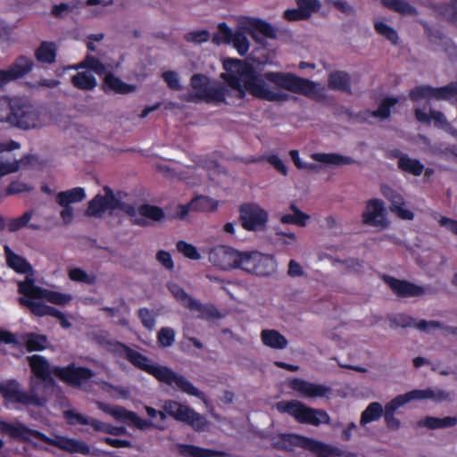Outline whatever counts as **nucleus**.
<instances>
[{
    "mask_svg": "<svg viewBox=\"0 0 457 457\" xmlns=\"http://www.w3.org/2000/svg\"><path fill=\"white\" fill-rule=\"evenodd\" d=\"M223 67L226 72L221 77L232 89L237 91L240 97L248 92L261 99L284 101L287 95L279 89L311 98H319L324 95V88L320 84L293 73L270 71L261 77L250 64L234 59L224 61Z\"/></svg>",
    "mask_w": 457,
    "mask_h": 457,
    "instance_id": "1",
    "label": "nucleus"
},
{
    "mask_svg": "<svg viewBox=\"0 0 457 457\" xmlns=\"http://www.w3.org/2000/svg\"><path fill=\"white\" fill-rule=\"evenodd\" d=\"M122 355L135 367L154 376L158 381L168 385L190 396L202 400L206 405L209 403L205 395L195 387L185 376L175 372L167 366L152 361L148 357L124 345H120Z\"/></svg>",
    "mask_w": 457,
    "mask_h": 457,
    "instance_id": "2",
    "label": "nucleus"
},
{
    "mask_svg": "<svg viewBox=\"0 0 457 457\" xmlns=\"http://www.w3.org/2000/svg\"><path fill=\"white\" fill-rule=\"evenodd\" d=\"M19 291L24 295L20 298V303L27 306L37 316H52L55 308L45 304L46 300L56 305H66L72 300V295L37 287L31 280H26L19 284Z\"/></svg>",
    "mask_w": 457,
    "mask_h": 457,
    "instance_id": "3",
    "label": "nucleus"
},
{
    "mask_svg": "<svg viewBox=\"0 0 457 457\" xmlns=\"http://www.w3.org/2000/svg\"><path fill=\"white\" fill-rule=\"evenodd\" d=\"M55 382L53 378H32L29 392L21 390L16 381L2 386L0 391L10 402L42 406L51 398Z\"/></svg>",
    "mask_w": 457,
    "mask_h": 457,
    "instance_id": "4",
    "label": "nucleus"
},
{
    "mask_svg": "<svg viewBox=\"0 0 457 457\" xmlns=\"http://www.w3.org/2000/svg\"><path fill=\"white\" fill-rule=\"evenodd\" d=\"M47 112L22 97H13L11 125L23 130L36 129L46 125Z\"/></svg>",
    "mask_w": 457,
    "mask_h": 457,
    "instance_id": "5",
    "label": "nucleus"
},
{
    "mask_svg": "<svg viewBox=\"0 0 457 457\" xmlns=\"http://www.w3.org/2000/svg\"><path fill=\"white\" fill-rule=\"evenodd\" d=\"M192 92L180 96V99L187 102L204 100L206 102H224L226 88L219 82H211L209 79L201 74L191 78Z\"/></svg>",
    "mask_w": 457,
    "mask_h": 457,
    "instance_id": "6",
    "label": "nucleus"
},
{
    "mask_svg": "<svg viewBox=\"0 0 457 457\" xmlns=\"http://www.w3.org/2000/svg\"><path fill=\"white\" fill-rule=\"evenodd\" d=\"M276 409L280 413L291 415L300 423L312 426L330 423V417L325 411L308 407L297 400L278 402Z\"/></svg>",
    "mask_w": 457,
    "mask_h": 457,
    "instance_id": "7",
    "label": "nucleus"
},
{
    "mask_svg": "<svg viewBox=\"0 0 457 457\" xmlns=\"http://www.w3.org/2000/svg\"><path fill=\"white\" fill-rule=\"evenodd\" d=\"M127 205L128 204L121 200V193L116 195L109 187H104L102 192L88 202L86 215L101 218L105 213H112L117 209L124 212L123 206Z\"/></svg>",
    "mask_w": 457,
    "mask_h": 457,
    "instance_id": "8",
    "label": "nucleus"
},
{
    "mask_svg": "<svg viewBox=\"0 0 457 457\" xmlns=\"http://www.w3.org/2000/svg\"><path fill=\"white\" fill-rule=\"evenodd\" d=\"M240 269L257 277H270L276 273L278 262L272 254L243 252Z\"/></svg>",
    "mask_w": 457,
    "mask_h": 457,
    "instance_id": "9",
    "label": "nucleus"
},
{
    "mask_svg": "<svg viewBox=\"0 0 457 457\" xmlns=\"http://www.w3.org/2000/svg\"><path fill=\"white\" fill-rule=\"evenodd\" d=\"M162 409L176 420L187 422L196 431H204L208 426L206 419L196 412L188 405L183 404L175 400H166L162 404Z\"/></svg>",
    "mask_w": 457,
    "mask_h": 457,
    "instance_id": "10",
    "label": "nucleus"
},
{
    "mask_svg": "<svg viewBox=\"0 0 457 457\" xmlns=\"http://www.w3.org/2000/svg\"><path fill=\"white\" fill-rule=\"evenodd\" d=\"M98 409L112 416L116 420L129 425H134L139 429H148L154 427L158 429H164V426L159 422L149 421L138 417L135 412L126 410L121 406H111L102 402H96Z\"/></svg>",
    "mask_w": 457,
    "mask_h": 457,
    "instance_id": "11",
    "label": "nucleus"
},
{
    "mask_svg": "<svg viewBox=\"0 0 457 457\" xmlns=\"http://www.w3.org/2000/svg\"><path fill=\"white\" fill-rule=\"evenodd\" d=\"M209 262L221 270H230L241 266L243 253L227 245H216L208 253Z\"/></svg>",
    "mask_w": 457,
    "mask_h": 457,
    "instance_id": "12",
    "label": "nucleus"
},
{
    "mask_svg": "<svg viewBox=\"0 0 457 457\" xmlns=\"http://www.w3.org/2000/svg\"><path fill=\"white\" fill-rule=\"evenodd\" d=\"M268 212L255 204L240 207V220L245 229L250 231L262 230L268 222Z\"/></svg>",
    "mask_w": 457,
    "mask_h": 457,
    "instance_id": "13",
    "label": "nucleus"
},
{
    "mask_svg": "<svg viewBox=\"0 0 457 457\" xmlns=\"http://www.w3.org/2000/svg\"><path fill=\"white\" fill-rule=\"evenodd\" d=\"M126 213L133 224L138 226H147L149 221H159L164 218L163 211L157 206L151 204H142L138 208L128 204L123 206Z\"/></svg>",
    "mask_w": 457,
    "mask_h": 457,
    "instance_id": "14",
    "label": "nucleus"
},
{
    "mask_svg": "<svg viewBox=\"0 0 457 457\" xmlns=\"http://www.w3.org/2000/svg\"><path fill=\"white\" fill-rule=\"evenodd\" d=\"M361 218L362 222L369 226L386 228L389 225L385 204L378 198L371 199L366 203Z\"/></svg>",
    "mask_w": 457,
    "mask_h": 457,
    "instance_id": "15",
    "label": "nucleus"
},
{
    "mask_svg": "<svg viewBox=\"0 0 457 457\" xmlns=\"http://www.w3.org/2000/svg\"><path fill=\"white\" fill-rule=\"evenodd\" d=\"M53 373L66 383L75 386H81L94 377L93 371L89 369L78 367L74 364L66 368L55 367L53 369Z\"/></svg>",
    "mask_w": 457,
    "mask_h": 457,
    "instance_id": "16",
    "label": "nucleus"
},
{
    "mask_svg": "<svg viewBox=\"0 0 457 457\" xmlns=\"http://www.w3.org/2000/svg\"><path fill=\"white\" fill-rule=\"evenodd\" d=\"M20 148V144L15 141L0 142V171L3 176L17 172L22 160H18L12 151Z\"/></svg>",
    "mask_w": 457,
    "mask_h": 457,
    "instance_id": "17",
    "label": "nucleus"
},
{
    "mask_svg": "<svg viewBox=\"0 0 457 457\" xmlns=\"http://www.w3.org/2000/svg\"><path fill=\"white\" fill-rule=\"evenodd\" d=\"M34 435L36 438L71 453H78L81 454H88L90 453L89 446L81 440L65 437L50 439L38 431H34Z\"/></svg>",
    "mask_w": 457,
    "mask_h": 457,
    "instance_id": "18",
    "label": "nucleus"
},
{
    "mask_svg": "<svg viewBox=\"0 0 457 457\" xmlns=\"http://www.w3.org/2000/svg\"><path fill=\"white\" fill-rule=\"evenodd\" d=\"M385 283L398 296L412 297L420 296L428 292V289L407 281L399 280L390 276L384 277Z\"/></svg>",
    "mask_w": 457,
    "mask_h": 457,
    "instance_id": "19",
    "label": "nucleus"
},
{
    "mask_svg": "<svg viewBox=\"0 0 457 457\" xmlns=\"http://www.w3.org/2000/svg\"><path fill=\"white\" fill-rule=\"evenodd\" d=\"M118 67V63L104 62L97 56L92 54H87L86 57L78 64L68 67L72 70H87L92 73L97 75H104L108 73L109 70H112Z\"/></svg>",
    "mask_w": 457,
    "mask_h": 457,
    "instance_id": "20",
    "label": "nucleus"
},
{
    "mask_svg": "<svg viewBox=\"0 0 457 457\" xmlns=\"http://www.w3.org/2000/svg\"><path fill=\"white\" fill-rule=\"evenodd\" d=\"M291 387L307 397H326L331 393L330 387L302 379H293Z\"/></svg>",
    "mask_w": 457,
    "mask_h": 457,
    "instance_id": "21",
    "label": "nucleus"
},
{
    "mask_svg": "<svg viewBox=\"0 0 457 457\" xmlns=\"http://www.w3.org/2000/svg\"><path fill=\"white\" fill-rule=\"evenodd\" d=\"M297 443L303 448L312 451L316 453L317 456H341L343 455L342 450L339 448L326 445L322 442L307 438V437H296Z\"/></svg>",
    "mask_w": 457,
    "mask_h": 457,
    "instance_id": "22",
    "label": "nucleus"
},
{
    "mask_svg": "<svg viewBox=\"0 0 457 457\" xmlns=\"http://www.w3.org/2000/svg\"><path fill=\"white\" fill-rule=\"evenodd\" d=\"M156 170L162 173L165 178L173 179L179 177L180 179L186 180L187 184L194 186L197 184L200 179V174L196 173L195 169H187L183 171L177 172L174 169L170 168L165 163L158 164Z\"/></svg>",
    "mask_w": 457,
    "mask_h": 457,
    "instance_id": "23",
    "label": "nucleus"
},
{
    "mask_svg": "<svg viewBox=\"0 0 457 457\" xmlns=\"http://www.w3.org/2000/svg\"><path fill=\"white\" fill-rule=\"evenodd\" d=\"M262 343L274 350H284L288 345V341L278 330L273 328L262 329L260 334Z\"/></svg>",
    "mask_w": 457,
    "mask_h": 457,
    "instance_id": "24",
    "label": "nucleus"
},
{
    "mask_svg": "<svg viewBox=\"0 0 457 457\" xmlns=\"http://www.w3.org/2000/svg\"><path fill=\"white\" fill-rule=\"evenodd\" d=\"M312 159L328 166H345L353 164V159L337 153H314Z\"/></svg>",
    "mask_w": 457,
    "mask_h": 457,
    "instance_id": "25",
    "label": "nucleus"
},
{
    "mask_svg": "<svg viewBox=\"0 0 457 457\" xmlns=\"http://www.w3.org/2000/svg\"><path fill=\"white\" fill-rule=\"evenodd\" d=\"M413 401L415 400H432L436 403L447 401L450 399V394L438 387H428L425 389H414L411 391Z\"/></svg>",
    "mask_w": 457,
    "mask_h": 457,
    "instance_id": "26",
    "label": "nucleus"
},
{
    "mask_svg": "<svg viewBox=\"0 0 457 457\" xmlns=\"http://www.w3.org/2000/svg\"><path fill=\"white\" fill-rule=\"evenodd\" d=\"M85 198V189L78 187L59 192L55 196V201L60 207H68L72 206L73 204L82 202Z\"/></svg>",
    "mask_w": 457,
    "mask_h": 457,
    "instance_id": "27",
    "label": "nucleus"
},
{
    "mask_svg": "<svg viewBox=\"0 0 457 457\" xmlns=\"http://www.w3.org/2000/svg\"><path fill=\"white\" fill-rule=\"evenodd\" d=\"M77 71L78 72L71 79V82L75 87L84 91H90L97 86V80L91 71L87 70Z\"/></svg>",
    "mask_w": 457,
    "mask_h": 457,
    "instance_id": "28",
    "label": "nucleus"
},
{
    "mask_svg": "<svg viewBox=\"0 0 457 457\" xmlns=\"http://www.w3.org/2000/svg\"><path fill=\"white\" fill-rule=\"evenodd\" d=\"M30 368L34 374L37 376L36 378H52L50 366L46 358L41 355H32L27 357Z\"/></svg>",
    "mask_w": 457,
    "mask_h": 457,
    "instance_id": "29",
    "label": "nucleus"
},
{
    "mask_svg": "<svg viewBox=\"0 0 457 457\" xmlns=\"http://www.w3.org/2000/svg\"><path fill=\"white\" fill-rule=\"evenodd\" d=\"M398 168L413 176H420L424 170V165L417 159L411 158L407 154H401L397 161Z\"/></svg>",
    "mask_w": 457,
    "mask_h": 457,
    "instance_id": "30",
    "label": "nucleus"
},
{
    "mask_svg": "<svg viewBox=\"0 0 457 457\" xmlns=\"http://www.w3.org/2000/svg\"><path fill=\"white\" fill-rule=\"evenodd\" d=\"M104 82L111 90L118 94H129L137 90L136 86L123 82L111 72L105 74Z\"/></svg>",
    "mask_w": 457,
    "mask_h": 457,
    "instance_id": "31",
    "label": "nucleus"
},
{
    "mask_svg": "<svg viewBox=\"0 0 457 457\" xmlns=\"http://www.w3.org/2000/svg\"><path fill=\"white\" fill-rule=\"evenodd\" d=\"M0 430L12 437L27 439L29 436H33L35 430H30L21 423H8L0 421Z\"/></svg>",
    "mask_w": 457,
    "mask_h": 457,
    "instance_id": "32",
    "label": "nucleus"
},
{
    "mask_svg": "<svg viewBox=\"0 0 457 457\" xmlns=\"http://www.w3.org/2000/svg\"><path fill=\"white\" fill-rule=\"evenodd\" d=\"M457 424V417L436 418L428 416L419 421V426L426 427L429 429H438L452 428Z\"/></svg>",
    "mask_w": 457,
    "mask_h": 457,
    "instance_id": "33",
    "label": "nucleus"
},
{
    "mask_svg": "<svg viewBox=\"0 0 457 457\" xmlns=\"http://www.w3.org/2000/svg\"><path fill=\"white\" fill-rule=\"evenodd\" d=\"M292 213L282 214L279 217V220L282 224H295L299 227H304L310 216L303 212L295 204L290 205Z\"/></svg>",
    "mask_w": 457,
    "mask_h": 457,
    "instance_id": "34",
    "label": "nucleus"
},
{
    "mask_svg": "<svg viewBox=\"0 0 457 457\" xmlns=\"http://www.w3.org/2000/svg\"><path fill=\"white\" fill-rule=\"evenodd\" d=\"M384 411L381 403H370L361 414L360 425L364 427L370 422L378 420L384 415Z\"/></svg>",
    "mask_w": 457,
    "mask_h": 457,
    "instance_id": "35",
    "label": "nucleus"
},
{
    "mask_svg": "<svg viewBox=\"0 0 457 457\" xmlns=\"http://www.w3.org/2000/svg\"><path fill=\"white\" fill-rule=\"evenodd\" d=\"M382 4L402 15L416 16L418 13L416 8L405 0H382Z\"/></svg>",
    "mask_w": 457,
    "mask_h": 457,
    "instance_id": "36",
    "label": "nucleus"
},
{
    "mask_svg": "<svg viewBox=\"0 0 457 457\" xmlns=\"http://www.w3.org/2000/svg\"><path fill=\"white\" fill-rule=\"evenodd\" d=\"M4 253L8 265L21 273L30 270L29 264L21 256L15 254L8 245H4Z\"/></svg>",
    "mask_w": 457,
    "mask_h": 457,
    "instance_id": "37",
    "label": "nucleus"
},
{
    "mask_svg": "<svg viewBox=\"0 0 457 457\" xmlns=\"http://www.w3.org/2000/svg\"><path fill=\"white\" fill-rule=\"evenodd\" d=\"M328 87L335 90L348 91L350 87V78L347 73L343 71H334L329 74Z\"/></svg>",
    "mask_w": 457,
    "mask_h": 457,
    "instance_id": "38",
    "label": "nucleus"
},
{
    "mask_svg": "<svg viewBox=\"0 0 457 457\" xmlns=\"http://www.w3.org/2000/svg\"><path fill=\"white\" fill-rule=\"evenodd\" d=\"M32 60L23 55L19 56L9 67L17 79L27 75L32 70Z\"/></svg>",
    "mask_w": 457,
    "mask_h": 457,
    "instance_id": "39",
    "label": "nucleus"
},
{
    "mask_svg": "<svg viewBox=\"0 0 457 457\" xmlns=\"http://www.w3.org/2000/svg\"><path fill=\"white\" fill-rule=\"evenodd\" d=\"M179 453L190 457H218L223 456V453L200 448L195 445H182L179 446Z\"/></svg>",
    "mask_w": 457,
    "mask_h": 457,
    "instance_id": "40",
    "label": "nucleus"
},
{
    "mask_svg": "<svg viewBox=\"0 0 457 457\" xmlns=\"http://www.w3.org/2000/svg\"><path fill=\"white\" fill-rule=\"evenodd\" d=\"M374 29L378 34L384 37L393 45H396L398 43L399 37L397 31L383 20H375Z\"/></svg>",
    "mask_w": 457,
    "mask_h": 457,
    "instance_id": "41",
    "label": "nucleus"
},
{
    "mask_svg": "<svg viewBox=\"0 0 457 457\" xmlns=\"http://www.w3.org/2000/svg\"><path fill=\"white\" fill-rule=\"evenodd\" d=\"M56 57V46L54 43L43 42L36 51V58L44 63H53Z\"/></svg>",
    "mask_w": 457,
    "mask_h": 457,
    "instance_id": "42",
    "label": "nucleus"
},
{
    "mask_svg": "<svg viewBox=\"0 0 457 457\" xmlns=\"http://www.w3.org/2000/svg\"><path fill=\"white\" fill-rule=\"evenodd\" d=\"M68 276L72 281L87 285H93L96 282V276L93 272L88 273L80 268L70 269Z\"/></svg>",
    "mask_w": 457,
    "mask_h": 457,
    "instance_id": "43",
    "label": "nucleus"
},
{
    "mask_svg": "<svg viewBox=\"0 0 457 457\" xmlns=\"http://www.w3.org/2000/svg\"><path fill=\"white\" fill-rule=\"evenodd\" d=\"M169 289L174 297L185 307H197L196 300L189 296L183 288L177 284H170Z\"/></svg>",
    "mask_w": 457,
    "mask_h": 457,
    "instance_id": "44",
    "label": "nucleus"
},
{
    "mask_svg": "<svg viewBox=\"0 0 457 457\" xmlns=\"http://www.w3.org/2000/svg\"><path fill=\"white\" fill-rule=\"evenodd\" d=\"M23 340L29 351H40L47 346V338L42 335L27 334Z\"/></svg>",
    "mask_w": 457,
    "mask_h": 457,
    "instance_id": "45",
    "label": "nucleus"
},
{
    "mask_svg": "<svg viewBox=\"0 0 457 457\" xmlns=\"http://www.w3.org/2000/svg\"><path fill=\"white\" fill-rule=\"evenodd\" d=\"M435 98L457 103V82L442 87H435Z\"/></svg>",
    "mask_w": 457,
    "mask_h": 457,
    "instance_id": "46",
    "label": "nucleus"
},
{
    "mask_svg": "<svg viewBox=\"0 0 457 457\" xmlns=\"http://www.w3.org/2000/svg\"><path fill=\"white\" fill-rule=\"evenodd\" d=\"M218 204L215 200L206 196H199L191 201V207L194 211L211 212L215 210Z\"/></svg>",
    "mask_w": 457,
    "mask_h": 457,
    "instance_id": "47",
    "label": "nucleus"
},
{
    "mask_svg": "<svg viewBox=\"0 0 457 457\" xmlns=\"http://www.w3.org/2000/svg\"><path fill=\"white\" fill-rule=\"evenodd\" d=\"M397 104V99L394 97H387L384 99L376 111L370 112L372 117L379 120H385L390 115V108Z\"/></svg>",
    "mask_w": 457,
    "mask_h": 457,
    "instance_id": "48",
    "label": "nucleus"
},
{
    "mask_svg": "<svg viewBox=\"0 0 457 457\" xmlns=\"http://www.w3.org/2000/svg\"><path fill=\"white\" fill-rule=\"evenodd\" d=\"M295 2L305 19L310 18L313 13L319 12L321 7V4L319 0H295Z\"/></svg>",
    "mask_w": 457,
    "mask_h": 457,
    "instance_id": "49",
    "label": "nucleus"
},
{
    "mask_svg": "<svg viewBox=\"0 0 457 457\" xmlns=\"http://www.w3.org/2000/svg\"><path fill=\"white\" fill-rule=\"evenodd\" d=\"M13 97H0V122L11 124Z\"/></svg>",
    "mask_w": 457,
    "mask_h": 457,
    "instance_id": "50",
    "label": "nucleus"
},
{
    "mask_svg": "<svg viewBox=\"0 0 457 457\" xmlns=\"http://www.w3.org/2000/svg\"><path fill=\"white\" fill-rule=\"evenodd\" d=\"M413 401L411 391L407 392L403 395H399L390 402H388L385 406V411H388L391 412H395L400 407L408 403L409 402Z\"/></svg>",
    "mask_w": 457,
    "mask_h": 457,
    "instance_id": "51",
    "label": "nucleus"
},
{
    "mask_svg": "<svg viewBox=\"0 0 457 457\" xmlns=\"http://www.w3.org/2000/svg\"><path fill=\"white\" fill-rule=\"evenodd\" d=\"M197 307H190L191 311L199 312L200 317L207 320H214L220 318V314L213 305H203L196 301Z\"/></svg>",
    "mask_w": 457,
    "mask_h": 457,
    "instance_id": "52",
    "label": "nucleus"
},
{
    "mask_svg": "<svg viewBox=\"0 0 457 457\" xmlns=\"http://www.w3.org/2000/svg\"><path fill=\"white\" fill-rule=\"evenodd\" d=\"M400 204H395L390 205V211L395 213L399 219L405 220H412L414 218L413 212L406 207V203L404 198L399 202Z\"/></svg>",
    "mask_w": 457,
    "mask_h": 457,
    "instance_id": "53",
    "label": "nucleus"
},
{
    "mask_svg": "<svg viewBox=\"0 0 457 457\" xmlns=\"http://www.w3.org/2000/svg\"><path fill=\"white\" fill-rule=\"evenodd\" d=\"M218 29H219V31L213 37L212 41L217 45H220L222 43H231L234 33L227 26V24L220 23L218 26Z\"/></svg>",
    "mask_w": 457,
    "mask_h": 457,
    "instance_id": "54",
    "label": "nucleus"
},
{
    "mask_svg": "<svg viewBox=\"0 0 457 457\" xmlns=\"http://www.w3.org/2000/svg\"><path fill=\"white\" fill-rule=\"evenodd\" d=\"M410 97L414 102L422 98H435V87L428 86L417 87L411 91Z\"/></svg>",
    "mask_w": 457,
    "mask_h": 457,
    "instance_id": "55",
    "label": "nucleus"
},
{
    "mask_svg": "<svg viewBox=\"0 0 457 457\" xmlns=\"http://www.w3.org/2000/svg\"><path fill=\"white\" fill-rule=\"evenodd\" d=\"M158 344L162 347L171 346L175 342V332L170 328H162L157 335Z\"/></svg>",
    "mask_w": 457,
    "mask_h": 457,
    "instance_id": "56",
    "label": "nucleus"
},
{
    "mask_svg": "<svg viewBox=\"0 0 457 457\" xmlns=\"http://www.w3.org/2000/svg\"><path fill=\"white\" fill-rule=\"evenodd\" d=\"M231 43L241 55L245 54L249 49V41L242 32H235Z\"/></svg>",
    "mask_w": 457,
    "mask_h": 457,
    "instance_id": "57",
    "label": "nucleus"
},
{
    "mask_svg": "<svg viewBox=\"0 0 457 457\" xmlns=\"http://www.w3.org/2000/svg\"><path fill=\"white\" fill-rule=\"evenodd\" d=\"M177 249L187 258L192 260H199L201 258L197 249L193 245L187 244L184 241H179L177 243Z\"/></svg>",
    "mask_w": 457,
    "mask_h": 457,
    "instance_id": "58",
    "label": "nucleus"
},
{
    "mask_svg": "<svg viewBox=\"0 0 457 457\" xmlns=\"http://www.w3.org/2000/svg\"><path fill=\"white\" fill-rule=\"evenodd\" d=\"M162 78L167 83L168 87L175 91L182 89L179 76L178 72L168 71L162 73Z\"/></svg>",
    "mask_w": 457,
    "mask_h": 457,
    "instance_id": "59",
    "label": "nucleus"
},
{
    "mask_svg": "<svg viewBox=\"0 0 457 457\" xmlns=\"http://www.w3.org/2000/svg\"><path fill=\"white\" fill-rule=\"evenodd\" d=\"M287 275L290 278H305L307 273L301 263L296 260L291 259L288 262Z\"/></svg>",
    "mask_w": 457,
    "mask_h": 457,
    "instance_id": "60",
    "label": "nucleus"
},
{
    "mask_svg": "<svg viewBox=\"0 0 457 457\" xmlns=\"http://www.w3.org/2000/svg\"><path fill=\"white\" fill-rule=\"evenodd\" d=\"M380 192L390 202V205L400 204L399 202L403 199L401 194L387 185H382Z\"/></svg>",
    "mask_w": 457,
    "mask_h": 457,
    "instance_id": "61",
    "label": "nucleus"
},
{
    "mask_svg": "<svg viewBox=\"0 0 457 457\" xmlns=\"http://www.w3.org/2000/svg\"><path fill=\"white\" fill-rule=\"evenodd\" d=\"M185 39L187 42L201 44L204 42H207L210 39V33L206 29L192 31L186 34Z\"/></svg>",
    "mask_w": 457,
    "mask_h": 457,
    "instance_id": "62",
    "label": "nucleus"
},
{
    "mask_svg": "<svg viewBox=\"0 0 457 457\" xmlns=\"http://www.w3.org/2000/svg\"><path fill=\"white\" fill-rule=\"evenodd\" d=\"M138 317L145 328L153 329L155 326L154 315L146 308L138 311Z\"/></svg>",
    "mask_w": 457,
    "mask_h": 457,
    "instance_id": "63",
    "label": "nucleus"
},
{
    "mask_svg": "<svg viewBox=\"0 0 457 457\" xmlns=\"http://www.w3.org/2000/svg\"><path fill=\"white\" fill-rule=\"evenodd\" d=\"M33 189L31 186L22 181H12L6 189L7 195H15L29 192Z\"/></svg>",
    "mask_w": 457,
    "mask_h": 457,
    "instance_id": "64",
    "label": "nucleus"
}]
</instances>
